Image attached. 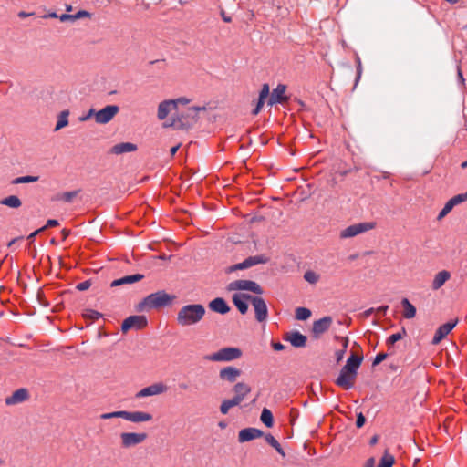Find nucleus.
<instances>
[{"instance_id":"nucleus-28","label":"nucleus","mask_w":467,"mask_h":467,"mask_svg":"<svg viewBox=\"0 0 467 467\" xmlns=\"http://www.w3.org/2000/svg\"><path fill=\"white\" fill-rule=\"evenodd\" d=\"M363 358L361 356H357L352 354L347 360L345 367V370H348L352 372V374H357V370L358 369Z\"/></svg>"},{"instance_id":"nucleus-8","label":"nucleus","mask_w":467,"mask_h":467,"mask_svg":"<svg viewBox=\"0 0 467 467\" xmlns=\"http://www.w3.org/2000/svg\"><path fill=\"white\" fill-rule=\"evenodd\" d=\"M119 111V106L108 105L95 113V120L99 124H107L115 117Z\"/></svg>"},{"instance_id":"nucleus-31","label":"nucleus","mask_w":467,"mask_h":467,"mask_svg":"<svg viewBox=\"0 0 467 467\" xmlns=\"http://www.w3.org/2000/svg\"><path fill=\"white\" fill-rule=\"evenodd\" d=\"M251 388L244 383L238 382L234 387V397H241V401L250 393Z\"/></svg>"},{"instance_id":"nucleus-60","label":"nucleus","mask_w":467,"mask_h":467,"mask_svg":"<svg viewBox=\"0 0 467 467\" xmlns=\"http://www.w3.org/2000/svg\"><path fill=\"white\" fill-rule=\"evenodd\" d=\"M172 100L176 101V108L178 107V103L187 104L189 102V100L185 98H179L177 99H172Z\"/></svg>"},{"instance_id":"nucleus-24","label":"nucleus","mask_w":467,"mask_h":467,"mask_svg":"<svg viewBox=\"0 0 467 467\" xmlns=\"http://www.w3.org/2000/svg\"><path fill=\"white\" fill-rule=\"evenodd\" d=\"M138 147L136 144L131 142H121L115 144L111 149L110 152L112 154L119 155L123 153L132 152L137 150Z\"/></svg>"},{"instance_id":"nucleus-38","label":"nucleus","mask_w":467,"mask_h":467,"mask_svg":"<svg viewBox=\"0 0 467 467\" xmlns=\"http://www.w3.org/2000/svg\"><path fill=\"white\" fill-rule=\"evenodd\" d=\"M38 181L37 176H22L16 178L12 183L13 184H20V183H29V182H35Z\"/></svg>"},{"instance_id":"nucleus-30","label":"nucleus","mask_w":467,"mask_h":467,"mask_svg":"<svg viewBox=\"0 0 467 467\" xmlns=\"http://www.w3.org/2000/svg\"><path fill=\"white\" fill-rule=\"evenodd\" d=\"M403 307V317L407 319L413 318L416 316V307L410 302L408 298L401 300Z\"/></svg>"},{"instance_id":"nucleus-12","label":"nucleus","mask_w":467,"mask_h":467,"mask_svg":"<svg viewBox=\"0 0 467 467\" xmlns=\"http://www.w3.org/2000/svg\"><path fill=\"white\" fill-rule=\"evenodd\" d=\"M457 323L458 320L455 319L440 326L434 334L431 343L433 345L439 344L455 327Z\"/></svg>"},{"instance_id":"nucleus-35","label":"nucleus","mask_w":467,"mask_h":467,"mask_svg":"<svg viewBox=\"0 0 467 467\" xmlns=\"http://www.w3.org/2000/svg\"><path fill=\"white\" fill-rule=\"evenodd\" d=\"M311 316V311L306 307H297L296 309V318L297 320H306Z\"/></svg>"},{"instance_id":"nucleus-58","label":"nucleus","mask_w":467,"mask_h":467,"mask_svg":"<svg viewBox=\"0 0 467 467\" xmlns=\"http://www.w3.org/2000/svg\"><path fill=\"white\" fill-rule=\"evenodd\" d=\"M389 309V306H381L376 309L378 313H380L382 315H385Z\"/></svg>"},{"instance_id":"nucleus-42","label":"nucleus","mask_w":467,"mask_h":467,"mask_svg":"<svg viewBox=\"0 0 467 467\" xmlns=\"http://www.w3.org/2000/svg\"><path fill=\"white\" fill-rule=\"evenodd\" d=\"M467 201V192L464 193H460L449 200V202H452L453 206L455 207L458 204H461L462 202H464Z\"/></svg>"},{"instance_id":"nucleus-21","label":"nucleus","mask_w":467,"mask_h":467,"mask_svg":"<svg viewBox=\"0 0 467 467\" xmlns=\"http://www.w3.org/2000/svg\"><path fill=\"white\" fill-rule=\"evenodd\" d=\"M173 110L177 111L176 101L164 100L159 104L157 116L159 119L162 120L166 119L169 113L172 112Z\"/></svg>"},{"instance_id":"nucleus-48","label":"nucleus","mask_w":467,"mask_h":467,"mask_svg":"<svg viewBox=\"0 0 467 467\" xmlns=\"http://www.w3.org/2000/svg\"><path fill=\"white\" fill-rule=\"evenodd\" d=\"M270 92H269V86L268 84H264L261 90H260V93H259V98L260 99H265L268 96H270Z\"/></svg>"},{"instance_id":"nucleus-13","label":"nucleus","mask_w":467,"mask_h":467,"mask_svg":"<svg viewBox=\"0 0 467 467\" xmlns=\"http://www.w3.org/2000/svg\"><path fill=\"white\" fill-rule=\"evenodd\" d=\"M356 376L357 374H352V372L345 370V367H343L336 379V384L345 389H350L353 387V381Z\"/></svg>"},{"instance_id":"nucleus-23","label":"nucleus","mask_w":467,"mask_h":467,"mask_svg":"<svg viewBox=\"0 0 467 467\" xmlns=\"http://www.w3.org/2000/svg\"><path fill=\"white\" fill-rule=\"evenodd\" d=\"M165 126L172 127L176 130H187L190 127V124L182 114L180 115L176 112L172 115L171 122L165 124Z\"/></svg>"},{"instance_id":"nucleus-18","label":"nucleus","mask_w":467,"mask_h":467,"mask_svg":"<svg viewBox=\"0 0 467 467\" xmlns=\"http://www.w3.org/2000/svg\"><path fill=\"white\" fill-rule=\"evenodd\" d=\"M124 420L130 422L139 423L146 422L152 420V415L144 411H127L125 410Z\"/></svg>"},{"instance_id":"nucleus-2","label":"nucleus","mask_w":467,"mask_h":467,"mask_svg":"<svg viewBox=\"0 0 467 467\" xmlns=\"http://www.w3.org/2000/svg\"><path fill=\"white\" fill-rule=\"evenodd\" d=\"M174 298V296L169 295L164 290H160L144 297L143 300L139 303L137 309L139 311H144L161 308L171 304Z\"/></svg>"},{"instance_id":"nucleus-62","label":"nucleus","mask_w":467,"mask_h":467,"mask_svg":"<svg viewBox=\"0 0 467 467\" xmlns=\"http://www.w3.org/2000/svg\"><path fill=\"white\" fill-rule=\"evenodd\" d=\"M42 231H43L42 228L36 230L35 232H33L32 234H29L28 239H30V240L34 239Z\"/></svg>"},{"instance_id":"nucleus-11","label":"nucleus","mask_w":467,"mask_h":467,"mask_svg":"<svg viewBox=\"0 0 467 467\" xmlns=\"http://www.w3.org/2000/svg\"><path fill=\"white\" fill-rule=\"evenodd\" d=\"M286 86L284 84H278L275 88L270 94L267 104L273 106L275 104H283L289 100V98L285 95Z\"/></svg>"},{"instance_id":"nucleus-33","label":"nucleus","mask_w":467,"mask_h":467,"mask_svg":"<svg viewBox=\"0 0 467 467\" xmlns=\"http://www.w3.org/2000/svg\"><path fill=\"white\" fill-rule=\"evenodd\" d=\"M68 115H69V111L68 110H63L60 112L59 116H58V119H57V122L56 124V127H55V130H61L62 128L67 126L68 124Z\"/></svg>"},{"instance_id":"nucleus-9","label":"nucleus","mask_w":467,"mask_h":467,"mask_svg":"<svg viewBox=\"0 0 467 467\" xmlns=\"http://www.w3.org/2000/svg\"><path fill=\"white\" fill-rule=\"evenodd\" d=\"M251 304L254 308L255 319L258 322H264L268 317V308L264 298L260 296H252Z\"/></svg>"},{"instance_id":"nucleus-4","label":"nucleus","mask_w":467,"mask_h":467,"mask_svg":"<svg viewBox=\"0 0 467 467\" xmlns=\"http://www.w3.org/2000/svg\"><path fill=\"white\" fill-rule=\"evenodd\" d=\"M376 227L375 222H363L356 224H352L343 229L339 236L341 239H348L355 237L360 234L370 231Z\"/></svg>"},{"instance_id":"nucleus-27","label":"nucleus","mask_w":467,"mask_h":467,"mask_svg":"<svg viewBox=\"0 0 467 467\" xmlns=\"http://www.w3.org/2000/svg\"><path fill=\"white\" fill-rule=\"evenodd\" d=\"M451 273L447 270H442L437 273L433 278L431 288L433 290L440 289L449 279Z\"/></svg>"},{"instance_id":"nucleus-55","label":"nucleus","mask_w":467,"mask_h":467,"mask_svg":"<svg viewBox=\"0 0 467 467\" xmlns=\"http://www.w3.org/2000/svg\"><path fill=\"white\" fill-rule=\"evenodd\" d=\"M272 347H273V348H274L275 350H276V351H281V350L285 349V345H283V344H282V343H280V342H274V343L272 344Z\"/></svg>"},{"instance_id":"nucleus-59","label":"nucleus","mask_w":467,"mask_h":467,"mask_svg":"<svg viewBox=\"0 0 467 467\" xmlns=\"http://www.w3.org/2000/svg\"><path fill=\"white\" fill-rule=\"evenodd\" d=\"M44 18H58L59 16L56 12H50L43 16Z\"/></svg>"},{"instance_id":"nucleus-5","label":"nucleus","mask_w":467,"mask_h":467,"mask_svg":"<svg viewBox=\"0 0 467 467\" xmlns=\"http://www.w3.org/2000/svg\"><path fill=\"white\" fill-rule=\"evenodd\" d=\"M229 291H250L257 295L264 293L263 288L255 281L239 279L228 284Z\"/></svg>"},{"instance_id":"nucleus-51","label":"nucleus","mask_w":467,"mask_h":467,"mask_svg":"<svg viewBox=\"0 0 467 467\" xmlns=\"http://www.w3.org/2000/svg\"><path fill=\"white\" fill-rule=\"evenodd\" d=\"M366 422V418L365 416L360 412L357 415V420H356V426L358 428H361L364 426Z\"/></svg>"},{"instance_id":"nucleus-14","label":"nucleus","mask_w":467,"mask_h":467,"mask_svg":"<svg viewBox=\"0 0 467 467\" xmlns=\"http://www.w3.org/2000/svg\"><path fill=\"white\" fill-rule=\"evenodd\" d=\"M167 386L161 382L150 385L140 389L137 394V398H144L149 396L159 395L167 390Z\"/></svg>"},{"instance_id":"nucleus-29","label":"nucleus","mask_w":467,"mask_h":467,"mask_svg":"<svg viewBox=\"0 0 467 467\" xmlns=\"http://www.w3.org/2000/svg\"><path fill=\"white\" fill-rule=\"evenodd\" d=\"M241 402V397L234 396L232 399L223 400L220 405V412L225 415L231 408L238 406Z\"/></svg>"},{"instance_id":"nucleus-47","label":"nucleus","mask_w":467,"mask_h":467,"mask_svg":"<svg viewBox=\"0 0 467 467\" xmlns=\"http://www.w3.org/2000/svg\"><path fill=\"white\" fill-rule=\"evenodd\" d=\"M388 357V354L387 353H379L376 355L374 360H373V363H372V366H377L379 365V363H381L383 360L386 359V358Z\"/></svg>"},{"instance_id":"nucleus-34","label":"nucleus","mask_w":467,"mask_h":467,"mask_svg":"<svg viewBox=\"0 0 467 467\" xmlns=\"http://www.w3.org/2000/svg\"><path fill=\"white\" fill-rule=\"evenodd\" d=\"M260 419L261 421L268 428L272 427L274 424L273 414L266 408L263 409Z\"/></svg>"},{"instance_id":"nucleus-39","label":"nucleus","mask_w":467,"mask_h":467,"mask_svg":"<svg viewBox=\"0 0 467 467\" xmlns=\"http://www.w3.org/2000/svg\"><path fill=\"white\" fill-rule=\"evenodd\" d=\"M304 279L309 284H316L319 280V275L312 270H307L304 274Z\"/></svg>"},{"instance_id":"nucleus-37","label":"nucleus","mask_w":467,"mask_h":467,"mask_svg":"<svg viewBox=\"0 0 467 467\" xmlns=\"http://www.w3.org/2000/svg\"><path fill=\"white\" fill-rule=\"evenodd\" d=\"M406 335V330L404 327H402L401 331L400 332H398V333H395V334H392L390 335L388 339H387V344L389 346H391L393 345L394 343H396L397 341H399L400 339H401L403 337V336Z\"/></svg>"},{"instance_id":"nucleus-45","label":"nucleus","mask_w":467,"mask_h":467,"mask_svg":"<svg viewBox=\"0 0 467 467\" xmlns=\"http://www.w3.org/2000/svg\"><path fill=\"white\" fill-rule=\"evenodd\" d=\"M91 286V280L88 279L81 283H78L76 288L79 291H86Z\"/></svg>"},{"instance_id":"nucleus-16","label":"nucleus","mask_w":467,"mask_h":467,"mask_svg":"<svg viewBox=\"0 0 467 467\" xmlns=\"http://www.w3.org/2000/svg\"><path fill=\"white\" fill-rule=\"evenodd\" d=\"M252 296V295L245 293L234 294L233 296V302L241 314L244 315L247 313V301L251 302Z\"/></svg>"},{"instance_id":"nucleus-57","label":"nucleus","mask_w":467,"mask_h":467,"mask_svg":"<svg viewBox=\"0 0 467 467\" xmlns=\"http://www.w3.org/2000/svg\"><path fill=\"white\" fill-rule=\"evenodd\" d=\"M96 112L97 111H95V109H89L88 113L86 116L80 118V120L85 121V120L88 119L91 116H93V115L95 116Z\"/></svg>"},{"instance_id":"nucleus-20","label":"nucleus","mask_w":467,"mask_h":467,"mask_svg":"<svg viewBox=\"0 0 467 467\" xmlns=\"http://www.w3.org/2000/svg\"><path fill=\"white\" fill-rule=\"evenodd\" d=\"M28 391L26 389H18L13 394L5 399V404L8 406L16 405L24 402L28 399Z\"/></svg>"},{"instance_id":"nucleus-63","label":"nucleus","mask_w":467,"mask_h":467,"mask_svg":"<svg viewBox=\"0 0 467 467\" xmlns=\"http://www.w3.org/2000/svg\"><path fill=\"white\" fill-rule=\"evenodd\" d=\"M275 449L282 457H285V453L283 448L281 447L280 443L278 444V447H275Z\"/></svg>"},{"instance_id":"nucleus-32","label":"nucleus","mask_w":467,"mask_h":467,"mask_svg":"<svg viewBox=\"0 0 467 467\" xmlns=\"http://www.w3.org/2000/svg\"><path fill=\"white\" fill-rule=\"evenodd\" d=\"M0 203L11 208H18L21 206V200L16 195H10L0 201Z\"/></svg>"},{"instance_id":"nucleus-53","label":"nucleus","mask_w":467,"mask_h":467,"mask_svg":"<svg viewBox=\"0 0 467 467\" xmlns=\"http://www.w3.org/2000/svg\"><path fill=\"white\" fill-rule=\"evenodd\" d=\"M57 225H58V221L57 220L49 219V220H47L46 225L42 227V229L45 230V229H47L48 227H54V226H57Z\"/></svg>"},{"instance_id":"nucleus-54","label":"nucleus","mask_w":467,"mask_h":467,"mask_svg":"<svg viewBox=\"0 0 467 467\" xmlns=\"http://www.w3.org/2000/svg\"><path fill=\"white\" fill-rule=\"evenodd\" d=\"M345 353H346L345 349H339V350L336 351L335 355H336V358H337V362H339L343 359Z\"/></svg>"},{"instance_id":"nucleus-50","label":"nucleus","mask_w":467,"mask_h":467,"mask_svg":"<svg viewBox=\"0 0 467 467\" xmlns=\"http://www.w3.org/2000/svg\"><path fill=\"white\" fill-rule=\"evenodd\" d=\"M265 104V99H260L258 98V100H257V103H256V106L255 108L253 109L252 111V114L253 115H257L260 110L262 109L263 106Z\"/></svg>"},{"instance_id":"nucleus-52","label":"nucleus","mask_w":467,"mask_h":467,"mask_svg":"<svg viewBox=\"0 0 467 467\" xmlns=\"http://www.w3.org/2000/svg\"><path fill=\"white\" fill-rule=\"evenodd\" d=\"M91 16V14L86 10H79L78 12H77L75 14V17L76 19H80V18H84V17H90Z\"/></svg>"},{"instance_id":"nucleus-7","label":"nucleus","mask_w":467,"mask_h":467,"mask_svg":"<svg viewBox=\"0 0 467 467\" xmlns=\"http://www.w3.org/2000/svg\"><path fill=\"white\" fill-rule=\"evenodd\" d=\"M148 324L147 317L145 316H130L123 320L121 325L122 332L134 328L140 330L144 328Z\"/></svg>"},{"instance_id":"nucleus-43","label":"nucleus","mask_w":467,"mask_h":467,"mask_svg":"<svg viewBox=\"0 0 467 467\" xmlns=\"http://www.w3.org/2000/svg\"><path fill=\"white\" fill-rule=\"evenodd\" d=\"M84 317L91 320H98L102 317V314L93 309H87L84 313Z\"/></svg>"},{"instance_id":"nucleus-49","label":"nucleus","mask_w":467,"mask_h":467,"mask_svg":"<svg viewBox=\"0 0 467 467\" xmlns=\"http://www.w3.org/2000/svg\"><path fill=\"white\" fill-rule=\"evenodd\" d=\"M59 20L61 22H75L77 19L75 17V14L74 15H69V14H62L61 16H59Z\"/></svg>"},{"instance_id":"nucleus-1","label":"nucleus","mask_w":467,"mask_h":467,"mask_svg":"<svg viewBox=\"0 0 467 467\" xmlns=\"http://www.w3.org/2000/svg\"><path fill=\"white\" fill-rule=\"evenodd\" d=\"M206 314L202 304H189L182 306L176 317L177 324L182 327L195 326L200 323Z\"/></svg>"},{"instance_id":"nucleus-26","label":"nucleus","mask_w":467,"mask_h":467,"mask_svg":"<svg viewBox=\"0 0 467 467\" xmlns=\"http://www.w3.org/2000/svg\"><path fill=\"white\" fill-rule=\"evenodd\" d=\"M306 337L301 334L299 331H293L286 337V340H288L295 348L305 347L306 344Z\"/></svg>"},{"instance_id":"nucleus-40","label":"nucleus","mask_w":467,"mask_h":467,"mask_svg":"<svg viewBox=\"0 0 467 467\" xmlns=\"http://www.w3.org/2000/svg\"><path fill=\"white\" fill-rule=\"evenodd\" d=\"M454 208L452 202H447L443 208L440 211L438 216H437V220L438 221H441V219H443L452 209Z\"/></svg>"},{"instance_id":"nucleus-41","label":"nucleus","mask_w":467,"mask_h":467,"mask_svg":"<svg viewBox=\"0 0 467 467\" xmlns=\"http://www.w3.org/2000/svg\"><path fill=\"white\" fill-rule=\"evenodd\" d=\"M124 417H125V410L108 412V413H103L100 415V419H102V420H109V419H113V418L124 419Z\"/></svg>"},{"instance_id":"nucleus-22","label":"nucleus","mask_w":467,"mask_h":467,"mask_svg":"<svg viewBox=\"0 0 467 467\" xmlns=\"http://www.w3.org/2000/svg\"><path fill=\"white\" fill-rule=\"evenodd\" d=\"M209 308L221 315H225L230 311V306L226 303V301L222 297H216L210 301L208 305Z\"/></svg>"},{"instance_id":"nucleus-44","label":"nucleus","mask_w":467,"mask_h":467,"mask_svg":"<svg viewBox=\"0 0 467 467\" xmlns=\"http://www.w3.org/2000/svg\"><path fill=\"white\" fill-rule=\"evenodd\" d=\"M265 441L273 448L278 447V441L270 433L265 436Z\"/></svg>"},{"instance_id":"nucleus-61","label":"nucleus","mask_w":467,"mask_h":467,"mask_svg":"<svg viewBox=\"0 0 467 467\" xmlns=\"http://www.w3.org/2000/svg\"><path fill=\"white\" fill-rule=\"evenodd\" d=\"M365 467H375V459L374 458L368 459L366 462Z\"/></svg>"},{"instance_id":"nucleus-56","label":"nucleus","mask_w":467,"mask_h":467,"mask_svg":"<svg viewBox=\"0 0 467 467\" xmlns=\"http://www.w3.org/2000/svg\"><path fill=\"white\" fill-rule=\"evenodd\" d=\"M457 76L459 82L463 85L465 80L460 67H457Z\"/></svg>"},{"instance_id":"nucleus-3","label":"nucleus","mask_w":467,"mask_h":467,"mask_svg":"<svg viewBox=\"0 0 467 467\" xmlns=\"http://www.w3.org/2000/svg\"><path fill=\"white\" fill-rule=\"evenodd\" d=\"M241 356L242 351L239 348L226 347L211 355L205 356L204 359L213 362H230L238 359Z\"/></svg>"},{"instance_id":"nucleus-25","label":"nucleus","mask_w":467,"mask_h":467,"mask_svg":"<svg viewBox=\"0 0 467 467\" xmlns=\"http://www.w3.org/2000/svg\"><path fill=\"white\" fill-rule=\"evenodd\" d=\"M143 278H144V275L141 274L126 275V276H123L121 278L112 281L110 284V286L115 287V286H119L122 285H130V284L139 282V281L142 280Z\"/></svg>"},{"instance_id":"nucleus-46","label":"nucleus","mask_w":467,"mask_h":467,"mask_svg":"<svg viewBox=\"0 0 467 467\" xmlns=\"http://www.w3.org/2000/svg\"><path fill=\"white\" fill-rule=\"evenodd\" d=\"M77 192L73 191V192H66L62 194V200L67 202H70L74 197L77 196Z\"/></svg>"},{"instance_id":"nucleus-10","label":"nucleus","mask_w":467,"mask_h":467,"mask_svg":"<svg viewBox=\"0 0 467 467\" xmlns=\"http://www.w3.org/2000/svg\"><path fill=\"white\" fill-rule=\"evenodd\" d=\"M120 439L122 447L130 448L143 442L147 439V434L144 432H122Z\"/></svg>"},{"instance_id":"nucleus-36","label":"nucleus","mask_w":467,"mask_h":467,"mask_svg":"<svg viewBox=\"0 0 467 467\" xmlns=\"http://www.w3.org/2000/svg\"><path fill=\"white\" fill-rule=\"evenodd\" d=\"M394 461V457L391 454L386 452L377 467H392Z\"/></svg>"},{"instance_id":"nucleus-64","label":"nucleus","mask_w":467,"mask_h":467,"mask_svg":"<svg viewBox=\"0 0 467 467\" xmlns=\"http://www.w3.org/2000/svg\"><path fill=\"white\" fill-rule=\"evenodd\" d=\"M341 340H342V346H343L342 349L347 350L348 346V337H342Z\"/></svg>"},{"instance_id":"nucleus-17","label":"nucleus","mask_w":467,"mask_h":467,"mask_svg":"<svg viewBox=\"0 0 467 467\" xmlns=\"http://www.w3.org/2000/svg\"><path fill=\"white\" fill-rule=\"evenodd\" d=\"M264 435V432L256 428H245L239 431L238 440L240 442L250 441L254 439L260 438Z\"/></svg>"},{"instance_id":"nucleus-15","label":"nucleus","mask_w":467,"mask_h":467,"mask_svg":"<svg viewBox=\"0 0 467 467\" xmlns=\"http://www.w3.org/2000/svg\"><path fill=\"white\" fill-rule=\"evenodd\" d=\"M241 375V370L235 367H225L219 371V378L223 381L234 383Z\"/></svg>"},{"instance_id":"nucleus-19","label":"nucleus","mask_w":467,"mask_h":467,"mask_svg":"<svg viewBox=\"0 0 467 467\" xmlns=\"http://www.w3.org/2000/svg\"><path fill=\"white\" fill-rule=\"evenodd\" d=\"M332 324V317H324L318 320H316L313 323L312 327V332L313 334L317 337L323 333H325L331 326Z\"/></svg>"},{"instance_id":"nucleus-6","label":"nucleus","mask_w":467,"mask_h":467,"mask_svg":"<svg viewBox=\"0 0 467 467\" xmlns=\"http://www.w3.org/2000/svg\"><path fill=\"white\" fill-rule=\"evenodd\" d=\"M268 261V258L264 254H258L254 256H249L244 259L243 262L233 265L226 269V273H233L237 270H244L248 269L254 265L259 264H265Z\"/></svg>"}]
</instances>
